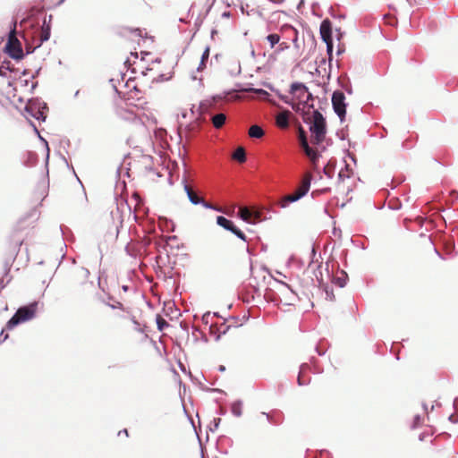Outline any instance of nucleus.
I'll list each match as a JSON object with an SVG mask.
<instances>
[{
  "label": "nucleus",
  "instance_id": "nucleus-24",
  "mask_svg": "<svg viewBox=\"0 0 458 458\" xmlns=\"http://www.w3.org/2000/svg\"><path fill=\"white\" fill-rule=\"evenodd\" d=\"M231 412L235 417H241L242 415V401L236 400L231 405Z\"/></svg>",
  "mask_w": 458,
  "mask_h": 458
},
{
  "label": "nucleus",
  "instance_id": "nucleus-59",
  "mask_svg": "<svg viewBox=\"0 0 458 458\" xmlns=\"http://www.w3.org/2000/svg\"><path fill=\"white\" fill-rule=\"evenodd\" d=\"M345 177H349V175H346L344 171H340L338 174V179L340 181H344Z\"/></svg>",
  "mask_w": 458,
  "mask_h": 458
},
{
  "label": "nucleus",
  "instance_id": "nucleus-52",
  "mask_svg": "<svg viewBox=\"0 0 458 458\" xmlns=\"http://www.w3.org/2000/svg\"><path fill=\"white\" fill-rule=\"evenodd\" d=\"M345 51V47H344V45L343 44H339L337 46V50H336V55H341L342 54H344Z\"/></svg>",
  "mask_w": 458,
  "mask_h": 458
},
{
  "label": "nucleus",
  "instance_id": "nucleus-2",
  "mask_svg": "<svg viewBox=\"0 0 458 458\" xmlns=\"http://www.w3.org/2000/svg\"><path fill=\"white\" fill-rule=\"evenodd\" d=\"M16 34L17 21H13L4 50L12 59L21 61L24 58L25 54L23 52L21 43L17 38Z\"/></svg>",
  "mask_w": 458,
  "mask_h": 458
},
{
  "label": "nucleus",
  "instance_id": "nucleus-53",
  "mask_svg": "<svg viewBox=\"0 0 458 458\" xmlns=\"http://www.w3.org/2000/svg\"><path fill=\"white\" fill-rule=\"evenodd\" d=\"M335 32H336V35H335V37H336V40H337V41H340V40L342 39V38L344 37V32L341 31V30H340V29H336V30H335Z\"/></svg>",
  "mask_w": 458,
  "mask_h": 458
},
{
  "label": "nucleus",
  "instance_id": "nucleus-11",
  "mask_svg": "<svg viewBox=\"0 0 458 458\" xmlns=\"http://www.w3.org/2000/svg\"><path fill=\"white\" fill-rule=\"evenodd\" d=\"M261 415L265 416L267 420L272 425H281L284 421V414L280 411H273L271 412L262 411Z\"/></svg>",
  "mask_w": 458,
  "mask_h": 458
},
{
  "label": "nucleus",
  "instance_id": "nucleus-3",
  "mask_svg": "<svg viewBox=\"0 0 458 458\" xmlns=\"http://www.w3.org/2000/svg\"><path fill=\"white\" fill-rule=\"evenodd\" d=\"M38 305V301H33L28 305L20 307L14 315L7 321L5 329L12 330L21 323L32 319L36 315Z\"/></svg>",
  "mask_w": 458,
  "mask_h": 458
},
{
  "label": "nucleus",
  "instance_id": "nucleus-25",
  "mask_svg": "<svg viewBox=\"0 0 458 458\" xmlns=\"http://www.w3.org/2000/svg\"><path fill=\"white\" fill-rule=\"evenodd\" d=\"M342 276L334 277L333 282L339 287L343 288L347 284L348 275L344 270L341 271Z\"/></svg>",
  "mask_w": 458,
  "mask_h": 458
},
{
  "label": "nucleus",
  "instance_id": "nucleus-37",
  "mask_svg": "<svg viewBox=\"0 0 458 458\" xmlns=\"http://www.w3.org/2000/svg\"><path fill=\"white\" fill-rule=\"evenodd\" d=\"M276 282L279 283L280 284H282L286 290L290 291L291 297L289 298V301H292L297 298L296 293H294V291L291 288V286L288 284H286L283 281H280V280H276Z\"/></svg>",
  "mask_w": 458,
  "mask_h": 458
},
{
  "label": "nucleus",
  "instance_id": "nucleus-23",
  "mask_svg": "<svg viewBox=\"0 0 458 458\" xmlns=\"http://www.w3.org/2000/svg\"><path fill=\"white\" fill-rule=\"evenodd\" d=\"M298 140L302 149L307 148V146H310L308 142L307 132L301 125L298 129Z\"/></svg>",
  "mask_w": 458,
  "mask_h": 458
},
{
  "label": "nucleus",
  "instance_id": "nucleus-32",
  "mask_svg": "<svg viewBox=\"0 0 458 458\" xmlns=\"http://www.w3.org/2000/svg\"><path fill=\"white\" fill-rule=\"evenodd\" d=\"M242 72L240 62H236L233 64V67L228 70V72L231 76L235 77L238 76Z\"/></svg>",
  "mask_w": 458,
  "mask_h": 458
},
{
  "label": "nucleus",
  "instance_id": "nucleus-45",
  "mask_svg": "<svg viewBox=\"0 0 458 458\" xmlns=\"http://www.w3.org/2000/svg\"><path fill=\"white\" fill-rule=\"evenodd\" d=\"M125 252L127 253V255L131 256V257H135V255L137 254V251L136 250L132 249L131 245L130 243H128L126 246H125V249H124Z\"/></svg>",
  "mask_w": 458,
  "mask_h": 458
},
{
  "label": "nucleus",
  "instance_id": "nucleus-64",
  "mask_svg": "<svg viewBox=\"0 0 458 458\" xmlns=\"http://www.w3.org/2000/svg\"><path fill=\"white\" fill-rule=\"evenodd\" d=\"M316 352L319 356H323L326 353V351H322L318 348V346L316 347Z\"/></svg>",
  "mask_w": 458,
  "mask_h": 458
},
{
  "label": "nucleus",
  "instance_id": "nucleus-54",
  "mask_svg": "<svg viewBox=\"0 0 458 458\" xmlns=\"http://www.w3.org/2000/svg\"><path fill=\"white\" fill-rule=\"evenodd\" d=\"M329 191H330L329 188H325V189H322L321 191H312L311 196L314 198L315 195H317L318 193H325V192H327Z\"/></svg>",
  "mask_w": 458,
  "mask_h": 458
},
{
  "label": "nucleus",
  "instance_id": "nucleus-38",
  "mask_svg": "<svg viewBox=\"0 0 458 458\" xmlns=\"http://www.w3.org/2000/svg\"><path fill=\"white\" fill-rule=\"evenodd\" d=\"M252 90H254L257 93V95L262 99L267 100L270 97V94L263 89H252Z\"/></svg>",
  "mask_w": 458,
  "mask_h": 458
},
{
  "label": "nucleus",
  "instance_id": "nucleus-51",
  "mask_svg": "<svg viewBox=\"0 0 458 458\" xmlns=\"http://www.w3.org/2000/svg\"><path fill=\"white\" fill-rule=\"evenodd\" d=\"M448 420L454 424L458 423V412H457V414H451L448 417Z\"/></svg>",
  "mask_w": 458,
  "mask_h": 458
},
{
  "label": "nucleus",
  "instance_id": "nucleus-43",
  "mask_svg": "<svg viewBox=\"0 0 458 458\" xmlns=\"http://www.w3.org/2000/svg\"><path fill=\"white\" fill-rule=\"evenodd\" d=\"M38 137L39 140H40L41 142H43V144H44V146H45V148H46V149H47L46 161H47V162H48V158H49V151H50V149H49V146H48V142H47V140H46L44 137H42L41 135H39V136H38Z\"/></svg>",
  "mask_w": 458,
  "mask_h": 458
},
{
  "label": "nucleus",
  "instance_id": "nucleus-36",
  "mask_svg": "<svg viewBox=\"0 0 458 458\" xmlns=\"http://www.w3.org/2000/svg\"><path fill=\"white\" fill-rule=\"evenodd\" d=\"M123 33L130 32V33H131L132 35H134L136 37L143 38L142 31L139 28H129V27H126V28L123 29Z\"/></svg>",
  "mask_w": 458,
  "mask_h": 458
},
{
  "label": "nucleus",
  "instance_id": "nucleus-22",
  "mask_svg": "<svg viewBox=\"0 0 458 458\" xmlns=\"http://www.w3.org/2000/svg\"><path fill=\"white\" fill-rule=\"evenodd\" d=\"M209 54H210V47L208 46V47H206V48L204 49V51L201 55L200 62L197 68L198 72H201L206 68L207 62L209 58Z\"/></svg>",
  "mask_w": 458,
  "mask_h": 458
},
{
  "label": "nucleus",
  "instance_id": "nucleus-29",
  "mask_svg": "<svg viewBox=\"0 0 458 458\" xmlns=\"http://www.w3.org/2000/svg\"><path fill=\"white\" fill-rule=\"evenodd\" d=\"M265 298L267 300V301H269V302H274L276 303V305L279 304V302L281 301L279 296L274 293L273 291L270 290L269 293H267L265 294Z\"/></svg>",
  "mask_w": 458,
  "mask_h": 458
},
{
  "label": "nucleus",
  "instance_id": "nucleus-46",
  "mask_svg": "<svg viewBox=\"0 0 458 458\" xmlns=\"http://www.w3.org/2000/svg\"><path fill=\"white\" fill-rule=\"evenodd\" d=\"M131 320L134 324V326H135L134 329L137 332H140V333H143L144 332L143 328L140 327V322L136 319V318L134 316L131 317Z\"/></svg>",
  "mask_w": 458,
  "mask_h": 458
},
{
  "label": "nucleus",
  "instance_id": "nucleus-48",
  "mask_svg": "<svg viewBox=\"0 0 458 458\" xmlns=\"http://www.w3.org/2000/svg\"><path fill=\"white\" fill-rule=\"evenodd\" d=\"M420 423H421V417H420V415L417 414L413 418L411 428H416L420 425Z\"/></svg>",
  "mask_w": 458,
  "mask_h": 458
},
{
  "label": "nucleus",
  "instance_id": "nucleus-12",
  "mask_svg": "<svg viewBox=\"0 0 458 458\" xmlns=\"http://www.w3.org/2000/svg\"><path fill=\"white\" fill-rule=\"evenodd\" d=\"M290 123V112L288 110L279 113L276 116V123L281 129H286Z\"/></svg>",
  "mask_w": 458,
  "mask_h": 458
},
{
  "label": "nucleus",
  "instance_id": "nucleus-56",
  "mask_svg": "<svg viewBox=\"0 0 458 458\" xmlns=\"http://www.w3.org/2000/svg\"><path fill=\"white\" fill-rule=\"evenodd\" d=\"M305 101L309 102L310 100H313V95L308 90V92H305ZM304 101V98L302 99Z\"/></svg>",
  "mask_w": 458,
  "mask_h": 458
},
{
  "label": "nucleus",
  "instance_id": "nucleus-27",
  "mask_svg": "<svg viewBox=\"0 0 458 458\" xmlns=\"http://www.w3.org/2000/svg\"><path fill=\"white\" fill-rule=\"evenodd\" d=\"M233 159L240 163H244L246 161V153L244 148H237L233 155Z\"/></svg>",
  "mask_w": 458,
  "mask_h": 458
},
{
  "label": "nucleus",
  "instance_id": "nucleus-31",
  "mask_svg": "<svg viewBox=\"0 0 458 458\" xmlns=\"http://www.w3.org/2000/svg\"><path fill=\"white\" fill-rule=\"evenodd\" d=\"M324 174L328 177L329 179H332L335 173V165H331V161L328 162L327 165H326L323 168Z\"/></svg>",
  "mask_w": 458,
  "mask_h": 458
},
{
  "label": "nucleus",
  "instance_id": "nucleus-55",
  "mask_svg": "<svg viewBox=\"0 0 458 458\" xmlns=\"http://www.w3.org/2000/svg\"><path fill=\"white\" fill-rule=\"evenodd\" d=\"M184 191H185V192H186V194H187V197H189V193H192V192H194V191L191 189V187L189 186V184L186 182V181L184 182Z\"/></svg>",
  "mask_w": 458,
  "mask_h": 458
},
{
  "label": "nucleus",
  "instance_id": "nucleus-34",
  "mask_svg": "<svg viewBox=\"0 0 458 458\" xmlns=\"http://www.w3.org/2000/svg\"><path fill=\"white\" fill-rule=\"evenodd\" d=\"M271 47H274L280 40V36L276 33H271L267 37Z\"/></svg>",
  "mask_w": 458,
  "mask_h": 458
},
{
  "label": "nucleus",
  "instance_id": "nucleus-33",
  "mask_svg": "<svg viewBox=\"0 0 458 458\" xmlns=\"http://www.w3.org/2000/svg\"><path fill=\"white\" fill-rule=\"evenodd\" d=\"M188 199L191 201V203L193 205H200V203H202V200H203L201 199V197L195 192L189 193Z\"/></svg>",
  "mask_w": 458,
  "mask_h": 458
},
{
  "label": "nucleus",
  "instance_id": "nucleus-19",
  "mask_svg": "<svg viewBox=\"0 0 458 458\" xmlns=\"http://www.w3.org/2000/svg\"><path fill=\"white\" fill-rule=\"evenodd\" d=\"M304 153L306 156L310 159L311 162L317 163L321 157L318 150L311 148L310 146H307V148H303Z\"/></svg>",
  "mask_w": 458,
  "mask_h": 458
},
{
  "label": "nucleus",
  "instance_id": "nucleus-8",
  "mask_svg": "<svg viewBox=\"0 0 458 458\" xmlns=\"http://www.w3.org/2000/svg\"><path fill=\"white\" fill-rule=\"evenodd\" d=\"M319 32L323 41L333 39V25L329 19H325L321 21Z\"/></svg>",
  "mask_w": 458,
  "mask_h": 458
},
{
  "label": "nucleus",
  "instance_id": "nucleus-6",
  "mask_svg": "<svg viewBox=\"0 0 458 458\" xmlns=\"http://www.w3.org/2000/svg\"><path fill=\"white\" fill-rule=\"evenodd\" d=\"M311 177L308 176L302 180L301 188L293 194H289L282 199V208H286L289 204L293 203L304 197L310 191Z\"/></svg>",
  "mask_w": 458,
  "mask_h": 458
},
{
  "label": "nucleus",
  "instance_id": "nucleus-7",
  "mask_svg": "<svg viewBox=\"0 0 458 458\" xmlns=\"http://www.w3.org/2000/svg\"><path fill=\"white\" fill-rule=\"evenodd\" d=\"M216 224L224 229L233 233L239 239L246 242L245 233L241 229H239L232 220L226 218L224 216H216Z\"/></svg>",
  "mask_w": 458,
  "mask_h": 458
},
{
  "label": "nucleus",
  "instance_id": "nucleus-26",
  "mask_svg": "<svg viewBox=\"0 0 458 458\" xmlns=\"http://www.w3.org/2000/svg\"><path fill=\"white\" fill-rule=\"evenodd\" d=\"M327 47V54L328 56L329 66L331 67L333 62V50H334V39L324 40Z\"/></svg>",
  "mask_w": 458,
  "mask_h": 458
},
{
  "label": "nucleus",
  "instance_id": "nucleus-35",
  "mask_svg": "<svg viewBox=\"0 0 458 458\" xmlns=\"http://www.w3.org/2000/svg\"><path fill=\"white\" fill-rule=\"evenodd\" d=\"M310 361L312 366V371L314 373L320 374L323 372V369L318 365V360L315 357H311Z\"/></svg>",
  "mask_w": 458,
  "mask_h": 458
},
{
  "label": "nucleus",
  "instance_id": "nucleus-42",
  "mask_svg": "<svg viewBox=\"0 0 458 458\" xmlns=\"http://www.w3.org/2000/svg\"><path fill=\"white\" fill-rule=\"evenodd\" d=\"M51 20L52 15L45 16L43 19L41 29H50L51 30Z\"/></svg>",
  "mask_w": 458,
  "mask_h": 458
},
{
  "label": "nucleus",
  "instance_id": "nucleus-47",
  "mask_svg": "<svg viewBox=\"0 0 458 458\" xmlns=\"http://www.w3.org/2000/svg\"><path fill=\"white\" fill-rule=\"evenodd\" d=\"M25 41H26V53H25V55H30V54H32L38 47H36V45L33 47L31 46L28 41L27 39L24 38Z\"/></svg>",
  "mask_w": 458,
  "mask_h": 458
},
{
  "label": "nucleus",
  "instance_id": "nucleus-61",
  "mask_svg": "<svg viewBox=\"0 0 458 458\" xmlns=\"http://www.w3.org/2000/svg\"><path fill=\"white\" fill-rule=\"evenodd\" d=\"M15 241V247L16 248H20L21 246V244L23 243V239H16L14 240Z\"/></svg>",
  "mask_w": 458,
  "mask_h": 458
},
{
  "label": "nucleus",
  "instance_id": "nucleus-16",
  "mask_svg": "<svg viewBox=\"0 0 458 458\" xmlns=\"http://www.w3.org/2000/svg\"><path fill=\"white\" fill-rule=\"evenodd\" d=\"M338 85L349 95L352 94V88L349 78L344 75V78L342 76L337 79Z\"/></svg>",
  "mask_w": 458,
  "mask_h": 458
},
{
  "label": "nucleus",
  "instance_id": "nucleus-9",
  "mask_svg": "<svg viewBox=\"0 0 458 458\" xmlns=\"http://www.w3.org/2000/svg\"><path fill=\"white\" fill-rule=\"evenodd\" d=\"M245 207L250 210V217L252 219V224L259 223L266 218L264 216V210L261 207L256 204Z\"/></svg>",
  "mask_w": 458,
  "mask_h": 458
},
{
  "label": "nucleus",
  "instance_id": "nucleus-17",
  "mask_svg": "<svg viewBox=\"0 0 458 458\" xmlns=\"http://www.w3.org/2000/svg\"><path fill=\"white\" fill-rule=\"evenodd\" d=\"M96 299H97L98 301H100V302H102V303H104V304L107 305L108 307H110V308H111V309H113V310H115V309H120V310H124V307H123V303H122V302H120V301H114V302H113V303L108 302V301H106V298H105L103 295H101V293H98V294L96 295Z\"/></svg>",
  "mask_w": 458,
  "mask_h": 458
},
{
  "label": "nucleus",
  "instance_id": "nucleus-1",
  "mask_svg": "<svg viewBox=\"0 0 458 458\" xmlns=\"http://www.w3.org/2000/svg\"><path fill=\"white\" fill-rule=\"evenodd\" d=\"M312 121L310 123V131L313 136V143L315 145H320L327 134V121L324 115L318 110L314 109L312 113ZM306 123H309L308 120L304 119Z\"/></svg>",
  "mask_w": 458,
  "mask_h": 458
},
{
  "label": "nucleus",
  "instance_id": "nucleus-13",
  "mask_svg": "<svg viewBox=\"0 0 458 458\" xmlns=\"http://www.w3.org/2000/svg\"><path fill=\"white\" fill-rule=\"evenodd\" d=\"M311 369L310 368V365L308 364V363H302L301 366H300V370H299V374H298V377H297V383L299 386H307L310 384V378L307 379V380H304L303 379V374L307 371V370H310Z\"/></svg>",
  "mask_w": 458,
  "mask_h": 458
},
{
  "label": "nucleus",
  "instance_id": "nucleus-4",
  "mask_svg": "<svg viewBox=\"0 0 458 458\" xmlns=\"http://www.w3.org/2000/svg\"><path fill=\"white\" fill-rule=\"evenodd\" d=\"M48 107L45 102L38 98H30L24 106L25 117H33L38 121L45 122Z\"/></svg>",
  "mask_w": 458,
  "mask_h": 458
},
{
  "label": "nucleus",
  "instance_id": "nucleus-20",
  "mask_svg": "<svg viewBox=\"0 0 458 458\" xmlns=\"http://www.w3.org/2000/svg\"><path fill=\"white\" fill-rule=\"evenodd\" d=\"M264 134V130L258 124L251 125L249 129V135L250 138L260 139Z\"/></svg>",
  "mask_w": 458,
  "mask_h": 458
},
{
  "label": "nucleus",
  "instance_id": "nucleus-62",
  "mask_svg": "<svg viewBox=\"0 0 458 458\" xmlns=\"http://www.w3.org/2000/svg\"><path fill=\"white\" fill-rule=\"evenodd\" d=\"M453 407L456 411H458V396L454 399Z\"/></svg>",
  "mask_w": 458,
  "mask_h": 458
},
{
  "label": "nucleus",
  "instance_id": "nucleus-40",
  "mask_svg": "<svg viewBox=\"0 0 458 458\" xmlns=\"http://www.w3.org/2000/svg\"><path fill=\"white\" fill-rule=\"evenodd\" d=\"M324 291L326 293V299L328 301H333L335 300V295L333 293V289L330 288L328 285H324Z\"/></svg>",
  "mask_w": 458,
  "mask_h": 458
},
{
  "label": "nucleus",
  "instance_id": "nucleus-49",
  "mask_svg": "<svg viewBox=\"0 0 458 458\" xmlns=\"http://www.w3.org/2000/svg\"><path fill=\"white\" fill-rule=\"evenodd\" d=\"M9 337L8 334H4V329L0 332V344L6 341Z\"/></svg>",
  "mask_w": 458,
  "mask_h": 458
},
{
  "label": "nucleus",
  "instance_id": "nucleus-28",
  "mask_svg": "<svg viewBox=\"0 0 458 458\" xmlns=\"http://www.w3.org/2000/svg\"><path fill=\"white\" fill-rule=\"evenodd\" d=\"M239 215L243 221L252 224V219L250 217V210L245 206L239 208Z\"/></svg>",
  "mask_w": 458,
  "mask_h": 458
},
{
  "label": "nucleus",
  "instance_id": "nucleus-58",
  "mask_svg": "<svg viewBox=\"0 0 458 458\" xmlns=\"http://www.w3.org/2000/svg\"><path fill=\"white\" fill-rule=\"evenodd\" d=\"M11 281V279H8L6 282H4V278L0 279V289H4Z\"/></svg>",
  "mask_w": 458,
  "mask_h": 458
},
{
  "label": "nucleus",
  "instance_id": "nucleus-10",
  "mask_svg": "<svg viewBox=\"0 0 458 458\" xmlns=\"http://www.w3.org/2000/svg\"><path fill=\"white\" fill-rule=\"evenodd\" d=\"M308 92V87L302 82H293L291 84L290 93L294 95L298 99L302 100Z\"/></svg>",
  "mask_w": 458,
  "mask_h": 458
},
{
  "label": "nucleus",
  "instance_id": "nucleus-39",
  "mask_svg": "<svg viewBox=\"0 0 458 458\" xmlns=\"http://www.w3.org/2000/svg\"><path fill=\"white\" fill-rule=\"evenodd\" d=\"M220 422V418H215L208 425V429L212 432H215L218 428Z\"/></svg>",
  "mask_w": 458,
  "mask_h": 458
},
{
  "label": "nucleus",
  "instance_id": "nucleus-21",
  "mask_svg": "<svg viewBox=\"0 0 458 458\" xmlns=\"http://www.w3.org/2000/svg\"><path fill=\"white\" fill-rule=\"evenodd\" d=\"M9 71L11 72H17L18 70L12 66L11 62L9 60H4L0 64V76L5 77L6 72Z\"/></svg>",
  "mask_w": 458,
  "mask_h": 458
},
{
  "label": "nucleus",
  "instance_id": "nucleus-14",
  "mask_svg": "<svg viewBox=\"0 0 458 458\" xmlns=\"http://www.w3.org/2000/svg\"><path fill=\"white\" fill-rule=\"evenodd\" d=\"M211 122L216 129L222 128L226 122V115L224 113H218L211 116Z\"/></svg>",
  "mask_w": 458,
  "mask_h": 458
},
{
  "label": "nucleus",
  "instance_id": "nucleus-5",
  "mask_svg": "<svg viewBox=\"0 0 458 458\" xmlns=\"http://www.w3.org/2000/svg\"><path fill=\"white\" fill-rule=\"evenodd\" d=\"M332 106L334 112L339 117L343 123L346 116L347 103L345 101V96L342 90H335L332 94Z\"/></svg>",
  "mask_w": 458,
  "mask_h": 458
},
{
  "label": "nucleus",
  "instance_id": "nucleus-30",
  "mask_svg": "<svg viewBox=\"0 0 458 458\" xmlns=\"http://www.w3.org/2000/svg\"><path fill=\"white\" fill-rule=\"evenodd\" d=\"M156 322L158 331H163L170 326L169 323L159 315L157 316Z\"/></svg>",
  "mask_w": 458,
  "mask_h": 458
},
{
  "label": "nucleus",
  "instance_id": "nucleus-15",
  "mask_svg": "<svg viewBox=\"0 0 458 458\" xmlns=\"http://www.w3.org/2000/svg\"><path fill=\"white\" fill-rule=\"evenodd\" d=\"M51 35L50 29H40L38 38H35L36 47H40L44 42L47 41Z\"/></svg>",
  "mask_w": 458,
  "mask_h": 458
},
{
  "label": "nucleus",
  "instance_id": "nucleus-44",
  "mask_svg": "<svg viewBox=\"0 0 458 458\" xmlns=\"http://www.w3.org/2000/svg\"><path fill=\"white\" fill-rule=\"evenodd\" d=\"M200 205H202L205 208L213 209L217 212L221 211L220 208L216 207V206L205 201L204 199L202 200V203H200Z\"/></svg>",
  "mask_w": 458,
  "mask_h": 458
},
{
  "label": "nucleus",
  "instance_id": "nucleus-60",
  "mask_svg": "<svg viewBox=\"0 0 458 458\" xmlns=\"http://www.w3.org/2000/svg\"><path fill=\"white\" fill-rule=\"evenodd\" d=\"M30 124L32 126L33 131H35V133H36L38 136H39V135H40V133H39V131H38V130L37 126L35 125V123H34L32 121H30Z\"/></svg>",
  "mask_w": 458,
  "mask_h": 458
},
{
  "label": "nucleus",
  "instance_id": "nucleus-57",
  "mask_svg": "<svg viewBox=\"0 0 458 458\" xmlns=\"http://www.w3.org/2000/svg\"><path fill=\"white\" fill-rule=\"evenodd\" d=\"M276 93L281 100H283L286 104L289 103L288 98L286 96L282 95L278 90L276 91Z\"/></svg>",
  "mask_w": 458,
  "mask_h": 458
},
{
  "label": "nucleus",
  "instance_id": "nucleus-18",
  "mask_svg": "<svg viewBox=\"0 0 458 458\" xmlns=\"http://www.w3.org/2000/svg\"><path fill=\"white\" fill-rule=\"evenodd\" d=\"M96 299H97L98 301H100V302H102V303H104V304L107 305L108 307H110V308H111V309H113V310H115V309H120V310H124V307H123V303H122V302H120V301H114V302H113V303L108 302V301H106V298H105L103 295H101V293H98V294L96 295Z\"/></svg>",
  "mask_w": 458,
  "mask_h": 458
},
{
  "label": "nucleus",
  "instance_id": "nucleus-50",
  "mask_svg": "<svg viewBox=\"0 0 458 458\" xmlns=\"http://www.w3.org/2000/svg\"><path fill=\"white\" fill-rule=\"evenodd\" d=\"M201 388L208 392H212V393L217 392V393L225 394V392L219 388H209V387H206V386H202Z\"/></svg>",
  "mask_w": 458,
  "mask_h": 458
},
{
  "label": "nucleus",
  "instance_id": "nucleus-63",
  "mask_svg": "<svg viewBox=\"0 0 458 458\" xmlns=\"http://www.w3.org/2000/svg\"><path fill=\"white\" fill-rule=\"evenodd\" d=\"M102 295L106 298V301H108V302H110L111 301H114L113 296H111L109 294H102Z\"/></svg>",
  "mask_w": 458,
  "mask_h": 458
},
{
  "label": "nucleus",
  "instance_id": "nucleus-41",
  "mask_svg": "<svg viewBox=\"0 0 458 458\" xmlns=\"http://www.w3.org/2000/svg\"><path fill=\"white\" fill-rule=\"evenodd\" d=\"M388 208L392 210H399L402 208V203L398 199L394 201L391 200L388 204Z\"/></svg>",
  "mask_w": 458,
  "mask_h": 458
}]
</instances>
